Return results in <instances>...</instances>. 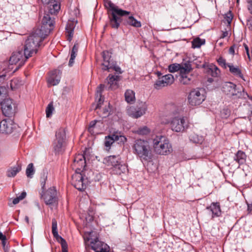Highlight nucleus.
Returning <instances> with one entry per match:
<instances>
[{
	"mask_svg": "<svg viewBox=\"0 0 252 252\" xmlns=\"http://www.w3.org/2000/svg\"><path fill=\"white\" fill-rule=\"evenodd\" d=\"M53 20L48 15L43 17L40 28L34 29L25 41L24 53L29 57L36 54L38 48L52 30Z\"/></svg>",
	"mask_w": 252,
	"mask_h": 252,
	"instance_id": "f257e3e1",
	"label": "nucleus"
},
{
	"mask_svg": "<svg viewBox=\"0 0 252 252\" xmlns=\"http://www.w3.org/2000/svg\"><path fill=\"white\" fill-rule=\"evenodd\" d=\"M169 119H163L161 123L164 125H169L170 129L174 132H183L189 127V124L186 122L183 116L178 114L176 107L173 105L168 114Z\"/></svg>",
	"mask_w": 252,
	"mask_h": 252,
	"instance_id": "f03ea898",
	"label": "nucleus"
},
{
	"mask_svg": "<svg viewBox=\"0 0 252 252\" xmlns=\"http://www.w3.org/2000/svg\"><path fill=\"white\" fill-rule=\"evenodd\" d=\"M133 153L143 161L149 162L152 160L153 155L149 142L144 140L137 139L132 146Z\"/></svg>",
	"mask_w": 252,
	"mask_h": 252,
	"instance_id": "7ed1b4c3",
	"label": "nucleus"
},
{
	"mask_svg": "<svg viewBox=\"0 0 252 252\" xmlns=\"http://www.w3.org/2000/svg\"><path fill=\"white\" fill-rule=\"evenodd\" d=\"M155 152L158 155H167L172 151V147L169 140L163 136H157L153 140Z\"/></svg>",
	"mask_w": 252,
	"mask_h": 252,
	"instance_id": "20e7f679",
	"label": "nucleus"
},
{
	"mask_svg": "<svg viewBox=\"0 0 252 252\" xmlns=\"http://www.w3.org/2000/svg\"><path fill=\"white\" fill-rule=\"evenodd\" d=\"M66 132L65 129L59 128L55 134V139L52 143L53 149L56 154L63 152L65 146Z\"/></svg>",
	"mask_w": 252,
	"mask_h": 252,
	"instance_id": "39448f33",
	"label": "nucleus"
},
{
	"mask_svg": "<svg viewBox=\"0 0 252 252\" xmlns=\"http://www.w3.org/2000/svg\"><path fill=\"white\" fill-rule=\"evenodd\" d=\"M222 91L226 95L234 98H245L248 96L243 88H237L235 84L230 82H225L222 85Z\"/></svg>",
	"mask_w": 252,
	"mask_h": 252,
	"instance_id": "423d86ee",
	"label": "nucleus"
},
{
	"mask_svg": "<svg viewBox=\"0 0 252 252\" xmlns=\"http://www.w3.org/2000/svg\"><path fill=\"white\" fill-rule=\"evenodd\" d=\"M40 195L46 205H55L58 203L57 191L55 187H50L46 190H42Z\"/></svg>",
	"mask_w": 252,
	"mask_h": 252,
	"instance_id": "0eeeda50",
	"label": "nucleus"
},
{
	"mask_svg": "<svg viewBox=\"0 0 252 252\" xmlns=\"http://www.w3.org/2000/svg\"><path fill=\"white\" fill-rule=\"evenodd\" d=\"M204 90L196 88L190 91L188 96L189 103L192 106L199 105L205 100Z\"/></svg>",
	"mask_w": 252,
	"mask_h": 252,
	"instance_id": "6e6552de",
	"label": "nucleus"
},
{
	"mask_svg": "<svg viewBox=\"0 0 252 252\" xmlns=\"http://www.w3.org/2000/svg\"><path fill=\"white\" fill-rule=\"evenodd\" d=\"M30 57L24 53L23 49L14 52L9 60L10 65L15 64L17 66L15 70H17L25 63L26 60Z\"/></svg>",
	"mask_w": 252,
	"mask_h": 252,
	"instance_id": "1a4fd4ad",
	"label": "nucleus"
},
{
	"mask_svg": "<svg viewBox=\"0 0 252 252\" xmlns=\"http://www.w3.org/2000/svg\"><path fill=\"white\" fill-rule=\"evenodd\" d=\"M88 180L82 174L76 173L72 176V184L78 190L83 191L86 189Z\"/></svg>",
	"mask_w": 252,
	"mask_h": 252,
	"instance_id": "9d476101",
	"label": "nucleus"
},
{
	"mask_svg": "<svg viewBox=\"0 0 252 252\" xmlns=\"http://www.w3.org/2000/svg\"><path fill=\"white\" fill-rule=\"evenodd\" d=\"M147 106L145 102H141L139 106H130L127 112L129 116L134 118H138L143 116L146 112Z\"/></svg>",
	"mask_w": 252,
	"mask_h": 252,
	"instance_id": "9b49d317",
	"label": "nucleus"
},
{
	"mask_svg": "<svg viewBox=\"0 0 252 252\" xmlns=\"http://www.w3.org/2000/svg\"><path fill=\"white\" fill-rule=\"evenodd\" d=\"M52 232L57 241L61 244L62 248V252H68L67 243L63 238L59 235L57 221L55 219H52Z\"/></svg>",
	"mask_w": 252,
	"mask_h": 252,
	"instance_id": "f8f14e48",
	"label": "nucleus"
},
{
	"mask_svg": "<svg viewBox=\"0 0 252 252\" xmlns=\"http://www.w3.org/2000/svg\"><path fill=\"white\" fill-rule=\"evenodd\" d=\"M174 81L173 76L171 74L162 75L159 79L156 81L154 84V88L157 90L160 89L161 88L172 84Z\"/></svg>",
	"mask_w": 252,
	"mask_h": 252,
	"instance_id": "ddd939ff",
	"label": "nucleus"
},
{
	"mask_svg": "<svg viewBox=\"0 0 252 252\" xmlns=\"http://www.w3.org/2000/svg\"><path fill=\"white\" fill-rule=\"evenodd\" d=\"M1 110L3 114L6 117H11L14 113V104L12 99H5L1 103Z\"/></svg>",
	"mask_w": 252,
	"mask_h": 252,
	"instance_id": "4468645a",
	"label": "nucleus"
},
{
	"mask_svg": "<svg viewBox=\"0 0 252 252\" xmlns=\"http://www.w3.org/2000/svg\"><path fill=\"white\" fill-rule=\"evenodd\" d=\"M90 245L94 252H109V247L106 243L96 238L92 241Z\"/></svg>",
	"mask_w": 252,
	"mask_h": 252,
	"instance_id": "2eb2a0df",
	"label": "nucleus"
},
{
	"mask_svg": "<svg viewBox=\"0 0 252 252\" xmlns=\"http://www.w3.org/2000/svg\"><path fill=\"white\" fill-rule=\"evenodd\" d=\"M15 125L10 119H4L0 122V132L4 134H10L13 132Z\"/></svg>",
	"mask_w": 252,
	"mask_h": 252,
	"instance_id": "dca6fc26",
	"label": "nucleus"
},
{
	"mask_svg": "<svg viewBox=\"0 0 252 252\" xmlns=\"http://www.w3.org/2000/svg\"><path fill=\"white\" fill-rule=\"evenodd\" d=\"M104 5L109 11H111V13H117L120 17L127 16L130 14V12L119 8L111 1H105Z\"/></svg>",
	"mask_w": 252,
	"mask_h": 252,
	"instance_id": "f3484780",
	"label": "nucleus"
},
{
	"mask_svg": "<svg viewBox=\"0 0 252 252\" xmlns=\"http://www.w3.org/2000/svg\"><path fill=\"white\" fill-rule=\"evenodd\" d=\"M61 72L58 69L50 72L48 79V83L51 86H55L58 84L61 80Z\"/></svg>",
	"mask_w": 252,
	"mask_h": 252,
	"instance_id": "a211bd4d",
	"label": "nucleus"
},
{
	"mask_svg": "<svg viewBox=\"0 0 252 252\" xmlns=\"http://www.w3.org/2000/svg\"><path fill=\"white\" fill-rule=\"evenodd\" d=\"M120 76L118 75L109 74L106 78L108 90H115L118 88V82ZM104 88H107L105 87Z\"/></svg>",
	"mask_w": 252,
	"mask_h": 252,
	"instance_id": "6ab92c4d",
	"label": "nucleus"
},
{
	"mask_svg": "<svg viewBox=\"0 0 252 252\" xmlns=\"http://www.w3.org/2000/svg\"><path fill=\"white\" fill-rule=\"evenodd\" d=\"M77 23V20L73 19V20H69L66 24L65 30L67 40L69 41H70L72 40L73 35L74 29Z\"/></svg>",
	"mask_w": 252,
	"mask_h": 252,
	"instance_id": "aec40b11",
	"label": "nucleus"
},
{
	"mask_svg": "<svg viewBox=\"0 0 252 252\" xmlns=\"http://www.w3.org/2000/svg\"><path fill=\"white\" fill-rule=\"evenodd\" d=\"M212 213V219L215 217H219L221 215V211L219 203L213 202L209 206L206 207Z\"/></svg>",
	"mask_w": 252,
	"mask_h": 252,
	"instance_id": "412c9836",
	"label": "nucleus"
},
{
	"mask_svg": "<svg viewBox=\"0 0 252 252\" xmlns=\"http://www.w3.org/2000/svg\"><path fill=\"white\" fill-rule=\"evenodd\" d=\"M121 162L119 156H110L104 158V163L108 166H111L112 169Z\"/></svg>",
	"mask_w": 252,
	"mask_h": 252,
	"instance_id": "4be33fe9",
	"label": "nucleus"
},
{
	"mask_svg": "<svg viewBox=\"0 0 252 252\" xmlns=\"http://www.w3.org/2000/svg\"><path fill=\"white\" fill-rule=\"evenodd\" d=\"M117 13H111V16L109 17V25L113 29H118L122 21V19Z\"/></svg>",
	"mask_w": 252,
	"mask_h": 252,
	"instance_id": "5701e85b",
	"label": "nucleus"
},
{
	"mask_svg": "<svg viewBox=\"0 0 252 252\" xmlns=\"http://www.w3.org/2000/svg\"><path fill=\"white\" fill-rule=\"evenodd\" d=\"M74 165L79 170L86 166V159L83 155L79 154L74 159Z\"/></svg>",
	"mask_w": 252,
	"mask_h": 252,
	"instance_id": "b1692460",
	"label": "nucleus"
},
{
	"mask_svg": "<svg viewBox=\"0 0 252 252\" xmlns=\"http://www.w3.org/2000/svg\"><path fill=\"white\" fill-rule=\"evenodd\" d=\"M246 158L247 156L245 153L241 150H238L235 154L233 159L240 165L246 162Z\"/></svg>",
	"mask_w": 252,
	"mask_h": 252,
	"instance_id": "393cba45",
	"label": "nucleus"
},
{
	"mask_svg": "<svg viewBox=\"0 0 252 252\" xmlns=\"http://www.w3.org/2000/svg\"><path fill=\"white\" fill-rule=\"evenodd\" d=\"M105 85L100 84L97 88L96 94L97 97H99L97 100V103L95 108V110H99L100 109L101 105L103 103L104 99L102 97L101 93L104 89Z\"/></svg>",
	"mask_w": 252,
	"mask_h": 252,
	"instance_id": "a878e982",
	"label": "nucleus"
},
{
	"mask_svg": "<svg viewBox=\"0 0 252 252\" xmlns=\"http://www.w3.org/2000/svg\"><path fill=\"white\" fill-rule=\"evenodd\" d=\"M180 82L183 85L190 84L192 81V75L190 73L180 72Z\"/></svg>",
	"mask_w": 252,
	"mask_h": 252,
	"instance_id": "bb28decb",
	"label": "nucleus"
},
{
	"mask_svg": "<svg viewBox=\"0 0 252 252\" xmlns=\"http://www.w3.org/2000/svg\"><path fill=\"white\" fill-rule=\"evenodd\" d=\"M113 173L115 174L121 175L122 173H126L128 172L127 165L122 161L112 169Z\"/></svg>",
	"mask_w": 252,
	"mask_h": 252,
	"instance_id": "cd10ccee",
	"label": "nucleus"
},
{
	"mask_svg": "<svg viewBox=\"0 0 252 252\" xmlns=\"http://www.w3.org/2000/svg\"><path fill=\"white\" fill-rule=\"evenodd\" d=\"M228 67H229V71L234 76L244 80V76L242 74V71L238 66H234L232 63H228Z\"/></svg>",
	"mask_w": 252,
	"mask_h": 252,
	"instance_id": "c85d7f7f",
	"label": "nucleus"
},
{
	"mask_svg": "<svg viewBox=\"0 0 252 252\" xmlns=\"http://www.w3.org/2000/svg\"><path fill=\"white\" fill-rule=\"evenodd\" d=\"M102 57L103 62L102 63V68L107 67L111 63L114 61L111 59V53L108 51H104L102 52Z\"/></svg>",
	"mask_w": 252,
	"mask_h": 252,
	"instance_id": "c756f323",
	"label": "nucleus"
},
{
	"mask_svg": "<svg viewBox=\"0 0 252 252\" xmlns=\"http://www.w3.org/2000/svg\"><path fill=\"white\" fill-rule=\"evenodd\" d=\"M118 136L115 135L114 132L110 135L105 136L104 140V146L107 149L110 148L111 146L115 142L118 140Z\"/></svg>",
	"mask_w": 252,
	"mask_h": 252,
	"instance_id": "7c9ffc66",
	"label": "nucleus"
},
{
	"mask_svg": "<svg viewBox=\"0 0 252 252\" xmlns=\"http://www.w3.org/2000/svg\"><path fill=\"white\" fill-rule=\"evenodd\" d=\"M78 44L77 43H75L73 47H72L71 51L70 52V58L69 61L68 65L69 66H72L73 65L74 63V60L76 57L77 53L78 50Z\"/></svg>",
	"mask_w": 252,
	"mask_h": 252,
	"instance_id": "2f4dec72",
	"label": "nucleus"
},
{
	"mask_svg": "<svg viewBox=\"0 0 252 252\" xmlns=\"http://www.w3.org/2000/svg\"><path fill=\"white\" fill-rule=\"evenodd\" d=\"M207 71L209 75L214 77H217L220 73V71L218 67L213 64L209 66Z\"/></svg>",
	"mask_w": 252,
	"mask_h": 252,
	"instance_id": "473e14b6",
	"label": "nucleus"
},
{
	"mask_svg": "<svg viewBox=\"0 0 252 252\" xmlns=\"http://www.w3.org/2000/svg\"><path fill=\"white\" fill-rule=\"evenodd\" d=\"M127 24L135 28H140L141 27V22L134 18L132 15L129 16L126 20Z\"/></svg>",
	"mask_w": 252,
	"mask_h": 252,
	"instance_id": "72a5a7b5",
	"label": "nucleus"
},
{
	"mask_svg": "<svg viewBox=\"0 0 252 252\" xmlns=\"http://www.w3.org/2000/svg\"><path fill=\"white\" fill-rule=\"evenodd\" d=\"M125 99L127 103H132L135 100V93L131 90H127L125 94Z\"/></svg>",
	"mask_w": 252,
	"mask_h": 252,
	"instance_id": "f704fd0d",
	"label": "nucleus"
},
{
	"mask_svg": "<svg viewBox=\"0 0 252 252\" xmlns=\"http://www.w3.org/2000/svg\"><path fill=\"white\" fill-rule=\"evenodd\" d=\"M102 69L103 70H107L108 71H110L111 70H113L115 71L116 72L119 73H121V68L117 65V63L116 62L113 61L110 63L107 67L105 68H102Z\"/></svg>",
	"mask_w": 252,
	"mask_h": 252,
	"instance_id": "c9c22d12",
	"label": "nucleus"
},
{
	"mask_svg": "<svg viewBox=\"0 0 252 252\" xmlns=\"http://www.w3.org/2000/svg\"><path fill=\"white\" fill-rule=\"evenodd\" d=\"M21 170V166L17 164L7 171V175L9 177H14Z\"/></svg>",
	"mask_w": 252,
	"mask_h": 252,
	"instance_id": "e433bc0d",
	"label": "nucleus"
},
{
	"mask_svg": "<svg viewBox=\"0 0 252 252\" xmlns=\"http://www.w3.org/2000/svg\"><path fill=\"white\" fill-rule=\"evenodd\" d=\"M189 139L191 142L196 144H201L203 141L202 136H199L195 133L190 134Z\"/></svg>",
	"mask_w": 252,
	"mask_h": 252,
	"instance_id": "4c0bfd02",
	"label": "nucleus"
},
{
	"mask_svg": "<svg viewBox=\"0 0 252 252\" xmlns=\"http://www.w3.org/2000/svg\"><path fill=\"white\" fill-rule=\"evenodd\" d=\"M205 43V39H200L199 37L194 39L192 42V48H199L201 45L204 44Z\"/></svg>",
	"mask_w": 252,
	"mask_h": 252,
	"instance_id": "58836bf2",
	"label": "nucleus"
},
{
	"mask_svg": "<svg viewBox=\"0 0 252 252\" xmlns=\"http://www.w3.org/2000/svg\"><path fill=\"white\" fill-rule=\"evenodd\" d=\"M110 108L109 106H108L107 107H105L104 108H103L102 110H100V109H99L97 111V113H98L101 117L106 118L110 114Z\"/></svg>",
	"mask_w": 252,
	"mask_h": 252,
	"instance_id": "ea45409f",
	"label": "nucleus"
},
{
	"mask_svg": "<svg viewBox=\"0 0 252 252\" xmlns=\"http://www.w3.org/2000/svg\"><path fill=\"white\" fill-rule=\"evenodd\" d=\"M26 172V175L28 178H32L35 172L33 163H31L28 165Z\"/></svg>",
	"mask_w": 252,
	"mask_h": 252,
	"instance_id": "a19ab883",
	"label": "nucleus"
},
{
	"mask_svg": "<svg viewBox=\"0 0 252 252\" xmlns=\"http://www.w3.org/2000/svg\"><path fill=\"white\" fill-rule=\"evenodd\" d=\"M48 173L46 170H43L40 177V183L42 190L45 189L46 181L47 179Z\"/></svg>",
	"mask_w": 252,
	"mask_h": 252,
	"instance_id": "79ce46f5",
	"label": "nucleus"
},
{
	"mask_svg": "<svg viewBox=\"0 0 252 252\" xmlns=\"http://www.w3.org/2000/svg\"><path fill=\"white\" fill-rule=\"evenodd\" d=\"M168 70L170 72H175L181 70V64L178 63H173L168 66Z\"/></svg>",
	"mask_w": 252,
	"mask_h": 252,
	"instance_id": "37998d69",
	"label": "nucleus"
},
{
	"mask_svg": "<svg viewBox=\"0 0 252 252\" xmlns=\"http://www.w3.org/2000/svg\"><path fill=\"white\" fill-rule=\"evenodd\" d=\"M149 132V129L146 126L140 127L136 131V133L141 135H147Z\"/></svg>",
	"mask_w": 252,
	"mask_h": 252,
	"instance_id": "c03bdc74",
	"label": "nucleus"
},
{
	"mask_svg": "<svg viewBox=\"0 0 252 252\" xmlns=\"http://www.w3.org/2000/svg\"><path fill=\"white\" fill-rule=\"evenodd\" d=\"M192 68L189 63H185L183 65H181L180 72L190 73Z\"/></svg>",
	"mask_w": 252,
	"mask_h": 252,
	"instance_id": "a18cd8bd",
	"label": "nucleus"
},
{
	"mask_svg": "<svg viewBox=\"0 0 252 252\" xmlns=\"http://www.w3.org/2000/svg\"><path fill=\"white\" fill-rule=\"evenodd\" d=\"M230 113L231 111L228 108H224L220 111V117L222 119H227L230 115Z\"/></svg>",
	"mask_w": 252,
	"mask_h": 252,
	"instance_id": "49530a36",
	"label": "nucleus"
},
{
	"mask_svg": "<svg viewBox=\"0 0 252 252\" xmlns=\"http://www.w3.org/2000/svg\"><path fill=\"white\" fill-rule=\"evenodd\" d=\"M54 110L53 104L52 102H50L47 106L46 109V117L49 118L51 116L53 111Z\"/></svg>",
	"mask_w": 252,
	"mask_h": 252,
	"instance_id": "de8ad7c7",
	"label": "nucleus"
},
{
	"mask_svg": "<svg viewBox=\"0 0 252 252\" xmlns=\"http://www.w3.org/2000/svg\"><path fill=\"white\" fill-rule=\"evenodd\" d=\"M26 196V192L25 191H23L21 193V194L18 197L15 198L13 200V204L16 205L18 204L20 200H23Z\"/></svg>",
	"mask_w": 252,
	"mask_h": 252,
	"instance_id": "09e8293b",
	"label": "nucleus"
},
{
	"mask_svg": "<svg viewBox=\"0 0 252 252\" xmlns=\"http://www.w3.org/2000/svg\"><path fill=\"white\" fill-rule=\"evenodd\" d=\"M114 133L115 135L118 136V140H117V141H119V143H124L126 141V138L125 136L121 135L120 132L116 131Z\"/></svg>",
	"mask_w": 252,
	"mask_h": 252,
	"instance_id": "8fccbe9b",
	"label": "nucleus"
},
{
	"mask_svg": "<svg viewBox=\"0 0 252 252\" xmlns=\"http://www.w3.org/2000/svg\"><path fill=\"white\" fill-rule=\"evenodd\" d=\"M217 62L219 64L221 67L226 68L228 67V64L226 63V60L223 58L222 57H219V58L217 60Z\"/></svg>",
	"mask_w": 252,
	"mask_h": 252,
	"instance_id": "3c124183",
	"label": "nucleus"
},
{
	"mask_svg": "<svg viewBox=\"0 0 252 252\" xmlns=\"http://www.w3.org/2000/svg\"><path fill=\"white\" fill-rule=\"evenodd\" d=\"M97 122H98L97 120L92 121L90 122L88 127V131L90 133L93 132V128L95 127Z\"/></svg>",
	"mask_w": 252,
	"mask_h": 252,
	"instance_id": "603ef678",
	"label": "nucleus"
},
{
	"mask_svg": "<svg viewBox=\"0 0 252 252\" xmlns=\"http://www.w3.org/2000/svg\"><path fill=\"white\" fill-rule=\"evenodd\" d=\"M225 19L228 24H230L232 19V15L230 12L227 13L225 17Z\"/></svg>",
	"mask_w": 252,
	"mask_h": 252,
	"instance_id": "864d4df0",
	"label": "nucleus"
},
{
	"mask_svg": "<svg viewBox=\"0 0 252 252\" xmlns=\"http://www.w3.org/2000/svg\"><path fill=\"white\" fill-rule=\"evenodd\" d=\"M237 46L236 45H232L229 49L228 52L230 54L234 55L235 53V49Z\"/></svg>",
	"mask_w": 252,
	"mask_h": 252,
	"instance_id": "5fc2aeb1",
	"label": "nucleus"
},
{
	"mask_svg": "<svg viewBox=\"0 0 252 252\" xmlns=\"http://www.w3.org/2000/svg\"><path fill=\"white\" fill-rule=\"evenodd\" d=\"M247 25L248 28L252 31V19H249L247 20Z\"/></svg>",
	"mask_w": 252,
	"mask_h": 252,
	"instance_id": "6e6d98bb",
	"label": "nucleus"
},
{
	"mask_svg": "<svg viewBox=\"0 0 252 252\" xmlns=\"http://www.w3.org/2000/svg\"><path fill=\"white\" fill-rule=\"evenodd\" d=\"M244 46L245 47V49L247 53L248 57L249 59H250V55L249 51V47H248V45L245 43L244 44Z\"/></svg>",
	"mask_w": 252,
	"mask_h": 252,
	"instance_id": "4d7b16f0",
	"label": "nucleus"
},
{
	"mask_svg": "<svg viewBox=\"0 0 252 252\" xmlns=\"http://www.w3.org/2000/svg\"><path fill=\"white\" fill-rule=\"evenodd\" d=\"M248 8L250 13L252 14V1L249 2Z\"/></svg>",
	"mask_w": 252,
	"mask_h": 252,
	"instance_id": "13d9d810",
	"label": "nucleus"
},
{
	"mask_svg": "<svg viewBox=\"0 0 252 252\" xmlns=\"http://www.w3.org/2000/svg\"><path fill=\"white\" fill-rule=\"evenodd\" d=\"M0 240L1 241H3V240H6V236L1 232H0Z\"/></svg>",
	"mask_w": 252,
	"mask_h": 252,
	"instance_id": "bf43d9fd",
	"label": "nucleus"
},
{
	"mask_svg": "<svg viewBox=\"0 0 252 252\" xmlns=\"http://www.w3.org/2000/svg\"><path fill=\"white\" fill-rule=\"evenodd\" d=\"M228 35V32L227 31H225L224 32H222V34L221 35V38H225V37L227 36Z\"/></svg>",
	"mask_w": 252,
	"mask_h": 252,
	"instance_id": "052dcab7",
	"label": "nucleus"
},
{
	"mask_svg": "<svg viewBox=\"0 0 252 252\" xmlns=\"http://www.w3.org/2000/svg\"><path fill=\"white\" fill-rule=\"evenodd\" d=\"M5 77H6V75H0V83L1 82H2L4 81V80L5 79Z\"/></svg>",
	"mask_w": 252,
	"mask_h": 252,
	"instance_id": "680f3d73",
	"label": "nucleus"
},
{
	"mask_svg": "<svg viewBox=\"0 0 252 252\" xmlns=\"http://www.w3.org/2000/svg\"><path fill=\"white\" fill-rule=\"evenodd\" d=\"M156 74H157V76L158 77V79L159 78V77H161L162 76V74L160 72H159V71H157L156 72Z\"/></svg>",
	"mask_w": 252,
	"mask_h": 252,
	"instance_id": "e2e57ef3",
	"label": "nucleus"
},
{
	"mask_svg": "<svg viewBox=\"0 0 252 252\" xmlns=\"http://www.w3.org/2000/svg\"><path fill=\"white\" fill-rule=\"evenodd\" d=\"M25 221L27 222V223H29V219L28 216H26L25 218Z\"/></svg>",
	"mask_w": 252,
	"mask_h": 252,
	"instance_id": "0e129e2a",
	"label": "nucleus"
},
{
	"mask_svg": "<svg viewBox=\"0 0 252 252\" xmlns=\"http://www.w3.org/2000/svg\"><path fill=\"white\" fill-rule=\"evenodd\" d=\"M248 210L250 212L251 211V210H252V209H251L250 205H248Z\"/></svg>",
	"mask_w": 252,
	"mask_h": 252,
	"instance_id": "69168bd1",
	"label": "nucleus"
},
{
	"mask_svg": "<svg viewBox=\"0 0 252 252\" xmlns=\"http://www.w3.org/2000/svg\"><path fill=\"white\" fill-rule=\"evenodd\" d=\"M6 243V240H3V241H2V244L3 246H5Z\"/></svg>",
	"mask_w": 252,
	"mask_h": 252,
	"instance_id": "338daca9",
	"label": "nucleus"
},
{
	"mask_svg": "<svg viewBox=\"0 0 252 252\" xmlns=\"http://www.w3.org/2000/svg\"><path fill=\"white\" fill-rule=\"evenodd\" d=\"M12 252H16L15 250H13Z\"/></svg>",
	"mask_w": 252,
	"mask_h": 252,
	"instance_id": "774afa93",
	"label": "nucleus"
}]
</instances>
